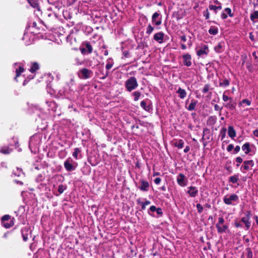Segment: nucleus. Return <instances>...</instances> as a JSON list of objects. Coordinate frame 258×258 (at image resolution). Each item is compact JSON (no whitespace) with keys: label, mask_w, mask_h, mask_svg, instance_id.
<instances>
[{"label":"nucleus","mask_w":258,"mask_h":258,"mask_svg":"<svg viewBox=\"0 0 258 258\" xmlns=\"http://www.w3.org/2000/svg\"><path fill=\"white\" fill-rule=\"evenodd\" d=\"M138 83L135 77H131L124 83V86L127 91L131 92L138 87Z\"/></svg>","instance_id":"obj_1"},{"label":"nucleus","mask_w":258,"mask_h":258,"mask_svg":"<svg viewBox=\"0 0 258 258\" xmlns=\"http://www.w3.org/2000/svg\"><path fill=\"white\" fill-rule=\"evenodd\" d=\"M239 200V197L235 194L226 195L223 198L224 203L227 205H235Z\"/></svg>","instance_id":"obj_2"},{"label":"nucleus","mask_w":258,"mask_h":258,"mask_svg":"<svg viewBox=\"0 0 258 258\" xmlns=\"http://www.w3.org/2000/svg\"><path fill=\"white\" fill-rule=\"evenodd\" d=\"M77 163L71 157L68 158L64 162V167L67 171H72L76 169Z\"/></svg>","instance_id":"obj_3"},{"label":"nucleus","mask_w":258,"mask_h":258,"mask_svg":"<svg viewBox=\"0 0 258 258\" xmlns=\"http://www.w3.org/2000/svg\"><path fill=\"white\" fill-rule=\"evenodd\" d=\"M92 74V71L86 68H83L78 72L79 77L82 79H87L90 78Z\"/></svg>","instance_id":"obj_4"},{"label":"nucleus","mask_w":258,"mask_h":258,"mask_svg":"<svg viewBox=\"0 0 258 258\" xmlns=\"http://www.w3.org/2000/svg\"><path fill=\"white\" fill-rule=\"evenodd\" d=\"M41 140L38 135H34L31 137L29 141V148H37L40 144Z\"/></svg>","instance_id":"obj_5"},{"label":"nucleus","mask_w":258,"mask_h":258,"mask_svg":"<svg viewBox=\"0 0 258 258\" xmlns=\"http://www.w3.org/2000/svg\"><path fill=\"white\" fill-rule=\"evenodd\" d=\"M209 52L208 45H202L200 49L197 51V54L199 56L204 57L208 54Z\"/></svg>","instance_id":"obj_6"},{"label":"nucleus","mask_w":258,"mask_h":258,"mask_svg":"<svg viewBox=\"0 0 258 258\" xmlns=\"http://www.w3.org/2000/svg\"><path fill=\"white\" fill-rule=\"evenodd\" d=\"M177 183L181 187L185 186L187 184V179L182 173H179L176 178Z\"/></svg>","instance_id":"obj_7"},{"label":"nucleus","mask_w":258,"mask_h":258,"mask_svg":"<svg viewBox=\"0 0 258 258\" xmlns=\"http://www.w3.org/2000/svg\"><path fill=\"white\" fill-rule=\"evenodd\" d=\"M152 22L156 25H160L162 23V17L157 12L154 13L152 17Z\"/></svg>","instance_id":"obj_8"},{"label":"nucleus","mask_w":258,"mask_h":258,"mask_svg":"<svg viewBox=\"0 0 258 258\" xmlns=\"http://www.w3.org/2000/svg\"><path fill=\"white\" fill-rule=\"evenodd\" d=\"M84 45V47L81 49V52L83 54L90 53L92 52L93 48L89 43L85 42Z\"/></svg>","instance_id":"obj_9"},{"label":"nucleus","mask_w":258,"mask_h":258,"mask_svg":"<svg viewBox=\"0 0 258 258\" xmlns=\"http://www.w3.org/2000/svg\"><path fill=\"white\" fill-rule=\"evenodd\" d=\"M187 192L190 197L195 198L198 194V189L195 186H190L187 187Z\"/></svg>","instance_id":"obj_10"},{"label":"nucleus","mask_w":258,"mask_h":258,"mask_svg":"<svg viewBox=\"0 0 258 258\" xmlns=\"http://www.w3.org/2000/svg\"><path fill=\"white\" fill-rule=\"evenodd\" d=\"M182 58L183 59V64L187 66V67H190L191 66V55L188 53L184 54L182 55Z\"/></svg>","instance_id":"obj_11"},{"label":"nucleus","mask_w":258,"mask_h":258,"mask_svg":"<svg viewBox=\"0 0 258 258\" xmlns=\"http://www.w3.org/2000/svg\"><path fill=\"white\" fill-rule=\"evenodd\" d=\"M254 165L253 160H247L243 162V165L241 167V170L242 169L244 170H248L249 169V166L252 167Z\"/></svg>","instance_id":"obj_12"},{"label":"nucleus","mask_w":258,"mask_h":258,"mask_svg":"<svg viewBox=\"0 0 258 258\" xmlns=\"http://www.w3.org/2000/svg\"><path fill=\"white\" fill-rule=\"evenodd\" d=\"M164 34L162 32H160L154 34V39L159 43L163 41Z\"/></svg>","instance_id":"obj_13"},{"label":"nucleus","mask_w":258,"mask_h":258,"mask_svg":"<svg viewBox=\"0 0 258 258\" xmlns=\"http://www.w3.org/2000/svg\"><path fill=\"white\" fill-rule=\"evenodd\" d=\"M227 14L230 17H232L233 16V14L231 13V10L229 8H227L224 9V12L221 14V18L222 19H226L227 18Z\"/></svg>","instance_id":"obj_14"},{"label":"nucleus","mask_w":258,"mask_h":258,"mask_svg":"<svg viewBox=\"0 0 258 258\" xmlns=\"http://www.w3.org/2000/svg\"><path fill=\"white\" fill-rule=\"evenodd\" d=\"M30 232L28 228L25 227L21 230V233L23 237V239L24 241H26L27 240L28 238V235H29Z\"/></svg>","instance_id":"obj_15"},{"label":"nucleus","mask_w":258,"mask_h":258,"mask_svg":"<svg viewBox=\"0 0 258 258\" xmlns=\"http://www.w3.org/2000/svg\"><path fill=\"white\" fill-rule=\"evenodd\" d=\"M184 141L181 139L175 140L173 142V145L178 149L182 148L184 146Z\"/></svg>","instance_id":"obj_16"},{"label":"nucleus","mask_w":258,"mask_h":258,"mask_svg":"<svg viewBox=\"0 0 258 258\" xmlns=\"http://www.w3.org/2000/svg\"><path fill=\"white\" fill-rule=\"evenodd\" d=\"M216 228L218 233H222L227 232L228 226L226 224H223L222 225L217 227Z\"/></svg>","instance_id":"obj_17"},{"label":"nucleus","mask_w":258,"mask_h":258,"mask_svg":"<svg viewBox=\"0 0 258 258\" xmlns=\"http://www.w3.org/2000/svg\"><path fill=\"white\" fill-rule=\"evenodd\" d=\"M176 93L178 94L179 97L181 99H184L187 94L186 91L180 87L176 91Z\"/></svg>","instance_id":"obj_18"},{"label":"nucleus","mask_w":258,"mask_h":258,"mask_svg":"<svg viewBox=\"0 0 258 258\" xmlns=\"http://www.w3.org/2000/svg\"><path fill=\"white\" fill-rule=\"evenodd\" d=\"M13 175L14 176L21 177L24 176V173L21 169L17 168L16 170H14Z\"/></svg>","instance_id":"obj_19"},{"label":"nucleus","mask_w":258,"mask_h":258,"mask_svg":"<svg viewBox=\"0 0 258 258\" xmlns=\"http://www.w3.org/2000/svg\"><path fill=\"white\" fill-rule=\"evenodd\" d=\"M228 134L229 136L232 138L233 139L236 137V132L235 130L234 129L233 127L232 126H229L228 128Z\"/></svg>","instance_id":"obj_20"},{"label":"nucleus","mask_w":258,"mask_h":258,"mask_svg":"<svg viewBox=\"0 0 258 258\" xmlns=\"http://www.w3.org/2000/svg\"><path fill=\"white\" fill-rule=\"evenodd\" d=\"M149 187V184L148 181L142 180L141 186L140 187V189L142 191H147Z\"/></svg>","instance_id":"obj_21"},{"label":"nucleus","mask_w":258,"mask_h":258,"mask_svg":"<svg viewBox=\"0 0 258 258\" xmlns=\"http://www.w3.org/2000/svg\"><path fill=\"white\" fill-rule=\"evenodd\" d=\"M217 118L216 116H211L207 120V124L209 125H213L215 124L217 121Z\"/></svg>","instance_id":"obj_22"},{"label":"nucleus","mask_w":258,"mask_h":258,"mask_svg":"<svg viewBox=\"0 0 258 258\" xmlns=\"http://www.w3.org/2000/svg\"><path fill=\"white\" fill-rule=\"evenodd\" d=\"M242 150L246 154H248L250 152V144L249 143H245L242 146Z\"/></svg>","instance_id":"obj_23"},{"label":"nucleus","mask_w":258,"mask_h":258,"mask_svg":"<svg viewBox=\"0 0 258 258\" xmlns=\"http://www.w3.org/2000/svg\"><path fill=\"white\" fill-rule=\"evenodd\" d=\"M209 9L210 10H213L215 14H217V12L222 9V6H216L214 5L213 4H210Z\"/></svg>","instance_id":"obj_24"},{"label":"nucleus","mask_w":258,"mask_h":258,"mask_svg":"<svg viewBox=\"0 0 258 258\" xmlns=\"http://www.w3.org/2000/svg\"><path fill=\"white\" fill-rule=\"evenodd\" d=\"M39 69V66L38 63H37V62H33V63H32L31 67L29 70L30 72L33 73H35Z\"/></svg>","instance_id":"obj_25"},{"label":"nucleus","mask_w":258,"mask_h":258,"mask_svg":"<svg viewBox=\"0 0 258 258\" xmlns=\"http://www.w3.org/2000/svg\"><path fill=\"white\" fill-rule=\"evenodd\" d=\"M24 71V69L23 67L19 66L18 67V68H17L16 69V76L15 78V80L17 81V78L19 76H20L22 73H23Z\"/></svg>","instance_id":"obj_26"},{"label":"nucleus","mask_w":258,"mask_h":258,"mask_svg":"<svg viewBox=\"0 0 258 258\" xmlns=\"http://www.w3.org/2000/svg\"><path fill=\"white\" fill-rule=\"evenodd\" d=\"M224 43L222 42L219 43L217 46H215L214 49L217 53H220L223 51Z\"/></svg>","instance_id":"obj_27"},{"label":"nucleus","mask_w":258,"mask_h":258,"mask_svg":"<svg viewBox=\"0 0 258 258\" xmlns=\"http://www.w3.org/2000/svg\"><path fill=\"white\" fill-rule=\"evenodd\" d=\"M27 1L32 7L39 10V5L37 0H27Z\"/></svg>","instance_id":"obj_28"},{"label":"nucleus","mask_w":258,"mask_h":258,"mask_svg":"<svg viewBox=\"0 0 258 258\" xmlns=\"http://www.w3.org/2000/svg\"><path fill=\"white\" fill-rule=\"evenodd\" d=\"M208 32L210 34L215 35L218 33V28L216 26H211Z\"/></svg>","instance_id":"obj_29"},{"label":"nucleus","mask_w":258,"mask_h":258,"mask_svg":"<svg viewBox=\"0 0 258 258\" xmlns=\"http://www.w3.org/2000/svg\"><path fill=\"white\" fill-rule=\"evenodd\" d=\"M241 221L245 224L246 229H248L250 226V223L249 220V219L248 217H242L241 219Z\"/></svg>","instance_id":"obj_30"},{"label":"nucleus","mask_w":258,"mask_h":258,"mask_svg":"<svg viewBox=\"0 0 258 258\" xmlns=\"http://www.w3.org/2000/svg\"><path fill=\"white\" fill-rule=\"evenodd\" d=\"M197 101L192 100L191 103L189 104L188 106L187 107V110L192 111L195 109V107L197 104Z\"/></svg>","instance_id":"obj_31"},{"label":"nucleus","mask_w":258,"mask_h":258,"mask_svg":"<svg viewBox=\"0 0 258 258\" xmlns=\"http://www.w3.org/2000/svg\"><path fill=\"white\" fill-rule=\"evenodd\" d=\"M3 226L6 228H9L12 227L14 225V221L13 220H9V221H4L2 223Z\"/></svg>","instance_id":"obj_32"},{"label":"nucleus","mask_w":258,"mask_h":258,"mask_svg":"<svg viewBox=\"0 0 258 258\" xmlns=\"http://www.w3.org/2000/svg\"><path fill=\"white\" fill-rule=\"evenodd\" d=\"M229 84H230V82L227 79H225L223 80H220V81L219 82V86H220V87H227V86H229Z\"/></svg>","instance_id":"obj_33"},{"label":"nucleus","mask_w":258,"mask_h":258,"mask_svg":"<svg viewBox=\"0 0 258 258\" xmlns=\"http://www.w3.org/2000/svg\"><path fill=\"white\" fill-rule=\"evenodd\" d=\"M151 202L149 201L146 200L145 202H141L139 200H138V204L142 205V209L144 210L146 209V207L147 205H150Z\"/></svg>","instance_id":"obj_34"},{"label":"nucleus","mask_w":258,"mask_h":258,"mask_svg":"<svg viewBox=\"0 0 258 258\" xmlns=\"http://www.w3.org/2000/svg\"><path fill=\"white\" fill-rule=\"evenodd\" d=\"M132 95L134 97V101H137L139 99L141 96V93L139 91H135L132 93Z\"/></svg>","instance_id":"obj_35"},{"label":"nucleus","mask_w":258,"mask_h":258,"mask_svg":"<svg viewBox=\"0 0 258 258\" xmlns=\"http://www.w3.org/2000/svg\"><path fill=\"white\" fill-rule=\"evenodd\" d=\"M238 180L239 177L238 175H234L233 176L230 177L229 178V181L233 183H236Z\"/></svg>","instance_id":"obj_36"},{"label":"nucleus","mask_w":258,"mask_h":258,"mask_svg":"<svg viewBox=\"0 0 258 258\" xmlns=\"http://www.w3.org/2000/svg\"><path fill=\"white\" fill-rule=\"evenodd\" d=\"M141 106L146 111H149L150 109V107L147 105V102L145 100L141 101Z\"/></svg>","instance_id":"obj_37"},{"label":"nucleus","mask_w":258,"mask_h":258,"mask_svg":"<svg viewBox=\"0 0 258 258\" xmlns=\"http://www.w3.org/2000/svg\"><path fill=\"white\" fill-rule=\"evenodd\" d=\"M256 19H258V11L254 12L250 15V20L252 21H255Z\"/></svg>","instance_id":"obj_38"},{"label":"nucleus","mask_w":258,"mask_h":258,"mask_svg":"<svg viewBox=\"0 0 258 258\" xmlns=\"http://www.w3.org/2000/svg\"><path fill=\"white\" fill-rule=\"evenodd\" d=\"M0 151L3 154H8L11 152V150L8 147H4L1 148Z\"/></svg>","instance_id":"obj_39"},{"label":"nucleus","mask_w":258,"mask_h":258,"mask_svg":"<svg viewBox=\"0 0 258 258\" xmlns=\"http://www.w3.org/2000/svg\"><path fill=\"white\" fill-rule=\"evenodd\" d=\"M80 153H81V150L79 148H76L74 149V152L73 154V156L76 159H78V154H79Z\"/></svg>","instance_id":"obj_40"},{"label":"nucleus","mask_w":258,"mask_h":258,"mask_svg":"<svg viewBox=\"0 0 258 258\" xmlns=\"http://www.w3.org/2000/svg\"><path fill=\"white\" fill-rule=\"evenodd\" d=\"M154 30V28L149 24L147 28L146 33L149 35L152 33Z\"/></svg>","instance_id":"obj_41"},{"label":"nucleus","mask_w":258,"mask_h":258,"mask_svg":"<svg viewBox=\"0 0 258 258\" xmlns=\"http://www.w3.org/2000/svg\"><path fill=\"white\" fill-rule=\"evenodd\" d=\"M224 221H224V218L222 217H220L218 218V222L216 224V227L223 225L224 224Z\"/></svg>","instance_id":"obj_42"},{"label":"nucleus","mask_w":258,"mask_h":258,"mask_svg":"<svg viewBox=\"0 0 258 258\" xmlns=\"http://www.w3.org/2000/svg\"><path fill=\"white\" fill-rule=\"evenodd\" d=\"M66 189V186L63 184H60L58 186V191L59 192V194H62L64 190Z\"/></svg>","instance_id":"obj_43"},{"label":"nucleus","mask_w":258,"mask_h":258,"mask_svg":"<svg viewBox=\"0 0 258 258\" xmlns=\"http://www.w3.org/2000/svg\"><path fill=\"white\" fill-rule=\"evenodd\" d=\"M242 104H246L247 105L249 106L251 104V102L248 99H243L240 103L239 105H241Z\"/></svg>","instance_id":"obj_44"},{"label":"nucleus","mask_w":258,"mask_h":258,"mask_svg":"<svg viewBox=\"0 0 258 258\" xmlns=\"http://www.w3.org/2000/svg\"><path fill=\"white\" fill-rule=\"evenodd\" d=\"M75 64L76 66H81L83 64V61L81 60L79 58L76 57L75 59Z\"/></svg>","instance_id":"obj_45"},{"label":"nucleus","mask_w":258,"mask_h":258,"mask_svg":"<svg viewBox=\"0 0 258 258\" xmlns=\"http://www.w3.org/2000/svg\"><path fill=\"white\" fill-rule=\"evenodd\" d=\"M203 16L205 17L206 20H208L210 18V13L208 9H206L203 12Z\"/></svg>","instance_id":"obj_46"},{"label":"nucleus","mask_w":258,"mask_h":258,"mask_svg":"<svg viewBox=\"0 0 258 258\" xmlns=\"http://www.w3.org/2000/svg\"><path fill=\"white\" fill-rule=\"evenodd\" d=\"M9 220H11L10 219V216L9 215H6L4 216L2 219V223H3L4 221H5V222L9 221Z\"/></svg>","instance_id":"obj_47"},{"label":"nucleus","mask_w":258,"mask_h":258,"mask_svg":"<svg viewBox=\"0 0 258 258\" xmlns=\"http://www.w3.org/2000/svg\"><path fill=\"white\" fill-rule=\"evenodd\" d=\"M196 206L198 213H201L203 211V207L202 205L200 204H198Z\"/></svg>","instance_id":"obj_48"},{"label":"nucleus","mask_w":258,"mask_h":258,"mask_svg":"<svg viewBox=\"0 0 258 258\" xmlns=\"http://www.w3.org/2000/svg\"><path fill=\"white\" fill-rule=\"evenodd\" d=\"M211 3H213V4L216 6H222V4L220 2H219L218 0H213L211 2Z\"/></svg>","instance_id":"obj_49"},{"label":"nucleus","mask_w":258,"mask_h":258,"mask_svg":"<svg viewBox=\"0 0 258 258\" xmlns=\"http://www.w3.org/2000/svg\"><path fill=\"white\" fill-rule=\"evenodd\" d=\"M243 161V159L240 157H238L236 158V162L237 163L236 166L238 167L239 164L241 163Z\"/></svg>","instance_id":"obj_50"},{"label":"nucleus","mask_w":258,"mask_h":258,"mask_svg":"<svg viewBox=\"0 0 258 258\" xmlns=\"http://www.w3.org/2000/svg\"><path fill=\"white\" fill-rule=\"evenodd\" d=\"M225 92H224L223 95V96H222V98H223V100L226 102L227 101H228L229 99H230V100H232V98H229L228 96L226 95H225Z\"/></svg>","instance_id":"obj_51"},{"label":"nucleus","mask_w":258,"mask_h":258,"mask_svg":"<svg viewBox=\"0 0 258 258\" xmlns=\"http://www.w3.org/2000/svg\"><path fill=\"white\" fill-rule=\"evenodd\" d=\"M233 148L234 146L232 144H229L227 148V150L228 152H230L233 149Z\"/></svg>","instance_id":"obj_52"},{"label":"nucleus","mask_w":258,"mask_h":258,"mask_svg":"<svg viewBox=\"0 0 258 258\" xmlns=\"http://www.w3.org/2000/svg\"><path fill=\"white\" fill-rule=\"evenodd\" d=\"M247 251H248L247 257L248 258L252 257V251H251L250 249V248H247Z\"/></svg>","instance_id":"obj_53"},{"label":"nucleus","mask_w":258,"mask_h":258,"mask_svg":"<svg viewBox=\"0 0 258 258\" xmlns=\"http://www.w3.org/2000/svg\"><path fill=\"white\" fill-rule=\"evenodd\" d=\"M156 212L157 214L159 215H162L163 214L162 209L160 208H157Z\"/></svg>","instance_id":"obj_54"},{"label":"nucleus","mask_w":258,"mask_h":258,"mask_svg":"<svg viewBox=\"0 0 258 258\" xmlns=\"http://www.w3.org/2000/svg\"><path fill=\"white\" fill-rule=\"evenodd\" d=\"M161 181V179L159 177L156 178L154 180V182L156 184H159Z\"/></svg>","instance_id":"obj_55"},{"label":"nucleus","mask_w":258,"mask_h":258,"mask_svg":"<svg viewBox=\"0 0 258 258\" xmlns=\"http://www.w3.org/2000/svg\"><path fill=\"white\" fill-rule=\"evenodd\" d=\"M113 64L112 63H110V62H108L106 64V69L107 70H110L112 67Z\"/></svg>","instance_id":"obj_56"},{"label":"nucleus","mask_w":258,"mask_h":258,"mask_svg":"<svg viewBox=\"0 0 258 258\" xmlns=\"http://www.w3.org/2000/svg\"><path fill=\"white\" fill-rule=\"evenodd\" d=\"M157 209V208L155 206H152L150 207L149 210L151 212H156Z\"/></svg>","instance_id":"obj_57"},{"label":"nucleus","mask_w":258,"mask_h":258,"mask_svg":"<svg viewBox=\"0 0 258 258\" xmlns=\"http://www.w3.org/2000/svg\"><path fill=\"white\" fill-rule=\"evenodd\" d=\"M214 109L216 111H221L222 108H221L218 104H215L214 105Z\"/></svg>","instance_id":"obj_58"},{"label":"nucleus","mask_w":258,"mask_h":258,"mask_svg":"<svg viewBox=\"0 0 258 258\" xmlns=\"http://www.w3.org/2000/svg\"><path fill=\"white\" fill-rule=\"evenodd\" d=\"M180 38L181 40L182 41H183V42H185L187 40L186 37L184 35L180 36Z\"/></svg>","instance_id":"obj_59"},{"label":"nucleus","mask_w":258,"mask_h":258,"mask_svg":"<svg viewBox=\"0 0 258 258\" xmlns=\"http://www.w3.org/2000/svg\"><path fill=\"white\" fill-rule=\"evenodd\" d=\"M240 148L239 146H236L235 148H234L235 153H238L240 151Z\"/></svg>","instance_id":"obj_60"},{"label":"nucleus","mask_w":258,"mask_h":258,"mask_svg":"<svg viewBox=\"0 0 258 258\" xmlns=\"http://www.w3.org/2000/svg\"><path fill=\"white\" fill-rule=\"evenodd\" d=\"M190 150V147L188 146H187L185 147V148L184 149V153H187Z\"/></svg>","instance_id":"obj_61"},{"label":"nucleus","mask_w":258,"mask_h":258,"mask_svg":"<svg viewBox=\"0 0 258 258\" xmlns=\"http://www.w3.org/2000/svg\"><path fill=\"white\" fill-rule=\"evenodd\" d=\"M249 39L251 41H254V36H253V35L252 34V33H249Z\"/></svg>","instance_id":"obj_62"},{"label":"nucleus","mask_w":258,"mask_h":258,"mask_svg":"<svg viewBox=\"0 0 258 258\" xmlns=\"http://www.w3.org/2000/svg\"><path fill=\"white\" fill-rule=\"evenodd\" d=\"M253 134L254 136L258 137V130H254L253 132Z\"/></svg>","instance_id":"obj_63"},{"label":"nucleus","mask_w":258,"mask_h":258,"mask_svg":"<svg viewBox=\"0 0 258 258\" xmlns=\"http://www.w3.org/2000/svg\"><path fill=\"white\" fill-rule=\"evenodd\" d=\"M181 49H183V50H185V49H186L187 47H186V45H185V44H183V43H182V44H181Z\"/></svg>","instance_id":"obj_64"}]
</instances>
